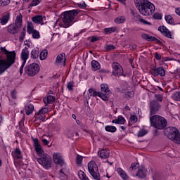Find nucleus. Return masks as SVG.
<instances>
[{
  "label": "nucleus",
  "instance_id": "1",
  "mask_svg": "<svg viewBox=\"0 0 180 180\" xmlns=\"http://www.w3.org/2000/svg\"><path fill=\"white\" fill-rule=\"evenodd\" d=\"M0 53L6 55V59H0V75H2L4 72L11 68L16 60V52L15 51H9L6 50L5 47H0Z\"/></svg>",
  "mask_w": 180,
  "mask_h": 180
},
{
  "label": "nucleus",
  "instance_id": "2",
  "mask_svg": "<svg viewBox=\"0 0 180 180\" xmlns=\"http://www.w3.org/2000/svg\"><path fill=\"white\" fill-rule=\"evenodd\" d=\"M139 11L141 15L143 16H150L155 12V6L153 3L143 0L141 5L139 6Z\"/></svg>",
  "mask_w": 180,
  "mask_h": 180
},
{
  "label": "nucleus",
  "instance_id": "3",
  "mask_svg": "<svg viewBox=\"0 0 180 180\" xmlns=\"http://www.w3.org/2000/svg\"><path fill=\"white\" fill-rule=\"evenodd\" d=\"M165 136L173 141V143H176V144H180V133L179 130L176 127H169L166 128L164 130Z\"/></svg>",
  "mask_w": 180,
  "mask_h": 180
},
{
  "label": "nucleus",
  "instance_id": "4",
  "mask_svg": "<svg viewBox=\"0 0 180 180\" xmlns=\"http://www.w3.org/2000/svg\"><path fill=\"white\" fill-rule=\"evenodd\" d=\"M77 15H78L77 10L68 11L64 13L62 20L65 25V27H70V26L74 25V22H75L74 21V18Z\"/></svg>",
  "mask_w": 180,
  "mask_h": 180
},
{
  "label": "nucleus",
  "instance_id": "5",
  "mask_svg": "<svg viewBox=\"0 0 180 180\" xmlns=\"http://www.w3.org/2000/svg\"><path fill=\"white\" fill-rule=\"evenodd\" d=\"M150 124L158 130H162L167 127V120L160 115H153L150 117Z\"/></svg>",
  "mask_w": 180,
  "mask_h": 180
},
{
  "label": "nucleus",
  "instance_id": "6",
  "mask_svg": "<svg viewBox=\"0 0 180 180\" xmlns=\"http://www.w3.org/2000/svg\"><path fill=\"white\" fill-rule=\"evenodd\" d=\"M88 171L90 175H91L93 179L101 180V174L98 169V165H96L95 162L91 161L88 163Z\"/></svg>",
  "mask_w": 180,
  "mask_h": 180
},
{
  "label": "nucleus",
  "instance_id": "7",
  "mask_svg": "<svg viewBox=\"0 0 180 180\" xmlns=\"http://www.w3.org/2000/svg\"><path fill=\"white\" fill-rule=\"evenodd\" d=\"M39 71L40 66L37 63H31L25 68V72L28 77H34L39 74Z\"/></svg>",
  "mask_w": 180,
  "mask_h": 180
},
{
  "label": "nucleus",
  "instance_id": "8",
  "mask_svg": "<svg viewBox=\"0 0 180 180\" xmlns=\"http://www.w3.org/2000/svg\"><path fill=\"white\" fill-rule=\"evenodd\" d=\"M99 98L104 101L105 102H108L109 101V98H110V95H112V92L109 90V87L106 84H102L101 85V91H98Z\"/></svg>",
  "mask_w": 180,
  "mask_h": 180
},
{
  "label": "nucleus",
  "instance_id": "9",
  "mask_svg": "<svg viewBox=\"0 0 180 180\" xmlns=\"http://www.w3.org/2000/svg\"><path fill=\"white\" fill-rule=\"evenodd\" d=\"M40 165L45 169H50L51 168V158L49 155H44L37 159Z\"/></svg>",
  "mask_w": 180,
  "mask_h": 180
},
{
  "label": "nucleus",
  "instance_id": "10",
  "mask_svg": "<svg viewBox=\"0 0 180 180\" xmlns=\"http://www.w3.org/2000/svg\"><path fill=\"white\" fill-rule=\"evenodd\" d=\"M27 32L32 35V39L36 40H39L41 37L40 32L34 29V25L32 22H27Z\"/></svg>",
  "mask_w": 180,
  "mask_h": 180
},
{
  "label": "nucleus",
  "instance_id": "11",
  "mask_svg": "<svg viewBox=\"0 0 180 180\" xmlns=\"http://www.w3.org/2000/svg\"><path fill=\"white\" fill-rule=\"evenodd\" d=\"M32 141L34 143V147L35 148V151L37 154L40 157H43V155H46V154L44 153V150H43V148L39 143V139L37 138L32 137Z\"/></svg>",
  "mask_w": 180,
  "mask_h": 180
},
{
  "label": "nucleus",
  "instance_id": "12",
  "mask_svg": "<svg viewBox=\"0 0 180 180\" xmlns=\"http://www.w3.org/2000/svg\"><path fill=\"white\" fill-rule=\"evenodd\" d=\"M112 75L115 77H120L123 74V68L118 63H113L112 64Z\"/></svg>",
  "mask_w": 180,
  "mask_h": 180
},
{
  "label": "nucleus",
  "instance_id": "13",
  "mask_svg": "<svg viewBox=\"0 0 180 180\" xmlns=\"http://www.w3.org/2000/svg\"><path fill=\"white\" fill-rule=\"evenodd\" d=\"M150 72L153 77H158V75L165 77V70L162 67L153 68L151 69Z\"/></svg>",
  "mask_w": 180,
  "mask_h": 180
},
{
  "label": "nucleus",
  "instance_id": "14",
  "mask_svg": "<svg viewBox=\"0 0 180 180\" xmlns=\"http://www.w3.org/2000/svg\"><path fill=\"white\" fill-rule=\"evenodd\" d=\"M53 162H55L56 165H60V167L64 166V164H65L64 158H63L61 154L58 153H53Z\"/></svg>",
  "mask_w": 180,
  "mask_h": 180
},
{
  "label": "nucleus",
  "instance_id": "15",
  "mask_svg": "<svg viewBox=\"0 0 180 180\" xmlns=\"http://www.w3.org/2000/svg\"><path fill=\"white\" fill-rule=\"evenodd\" d=\"M150 115H155V113H157L158 110H160V108L161 106L160 105V103L155 101H153L150 102Z\"/></svg>",
  "mask_w": 180,
  "mask_h": 180
},
{
  "label": "nucleus",
  "instance_id": "16",
  "mask_svg": "<svg viewBox=\"0 0 180 180\" xmlns=\"http://www.w3.org/2000/svg\"><path fill=\"white\" fill-rule=\"evenodd\" d=\"M159 32L163 34V36H165L166 37H168L169 39H172V34H171V31L167 29L165 26H160L158 27Z\"/></svg>",
  "mask_w": 180,
  "mask_h": 180
},
{
  "label": "nucleus",
  "instance_id": "17",
  "mask_svg": "<svg viewBox=\"0 0 180 180\" xmlns=\"http://www.w3.org/2000/svg\"><path fill=\"white\" fill-rule=\"evenodd\" d=\"M11 155L13 160H22L23 158V155L22 154V150L19 148H17L12 151Z\"/></svg>",
  "mask_w": 180,
  "mask_h": 180
},
{
  "label": "nucleus",
  "instance_id": "18",
  "mask_svg": "<svg viewBox=\"0 0 180 180\" xmlns=\"http://www.w3.org/2000/svg\"><path fill=\"white\" fill-rule=\"evenodd\" d=\"M15 16L16 18L15 21V25L16 27L20 29V27H22V22L23 21V15H22V13H20V12H18L15 13Z\"/></svg>",
  "mask_w": 180,
  "mask_h": 180
},
{
  "label": "nucleus",
  "instance_id": "19",
  "mask_svg": "<svg viewBox=\"0 0 180 180\" xmlns=\"http://www.w3.org/2000/svg\"><path fill=\"white\" fill-rule=\"evenodd\" d=\"M92 96L93 97H96V96L99 97V91H96L94 89H89L88 90L87 96H85L86 101H89L91 99V98H92Z\"/></svg>",
  "mask_w": 180,
  "mask_h": 180
},
{
  "label": "nucleus",
  "instance_id": "20",
  "mask_svg": "<svg viewBox=\"0 0 180 180\" xmlns=\"http://www.w3.org/2000/svg\"><path fill=\"white\" fill-rule=\"evenodd\" d=\"M110 155V151L108 149H103L100 151H98V156L100 158L105 160V158H109V156Z\"/></svg>",
  "mask_w": 180,
  "mask_h": 180
},
{
  "label": "nucleus",
  "instance_id": "21",
  "mask_svg": "<svg viewBox=\"0 0 180 180\" xmlns=\"http://www.w3.org/2000/svg\"><path fill=\"white\" fill-rule=\"evenodd\" d=\"M142 39H144L145 40H147L148 41H156L157 43H161V41L160 39H157L155 37L150 36L148 34H141Z\"/></svg>",
  "mask_w": 180,
  "mask_h": 180
},
{
  "label": "nucleus",
  "instance_id": "22",
  "mask_svg": "<svg viewBox=\"0 0 180 180\" xmlns=\"http://www.w3.org/2000/svg\"><path fill=\"white\" fill-rule=\"evenodd\" d=\"M28 58H29V49L27 47H25L22 50L21 59L22 60V62L26 63Z\"/></svg>",
  "mask_w": 180,
  "mask_h": 180
},
{
  "label": "nucleus",
  "instance_id": "23",
  "mask_svg": "<svg viewBox=\"0 0 180 180\" xmlns=\"http://www.w3.org/2000/svg\"><path fill=\"white\" fill-rule=\"evenodd\" d=\"M117 172L118 175L122 178L123 180H129V175L123 170V169L119 167L117 169Z\"/></svg>",
  "mask_w": 180,
  "mask_h": 180
},
{
  "label": "nucleus",
  "instance_id": "24",
  "mask_svg": "<svg viewBox=\"0 0 180 180\" xmlns=\"http://www.w3.org/2000/svg\"><path fill=\"white\" fill-rule=\"evenodd\" d=\"M32 22H34V23H36L37 25H41V26L44 25V22H43L42 15H37L32 17Z\"/></svg>",
  "mask_w": 180,
  "mask_h": 180
},
{
  "label": "nucleus",
  "instance_id": "25",
  "mask_svg": "<svg viewBox=\"0 0 180 180\" xmlns=\"http://www.w3.org/2000/svg\"><path fill=\"white\" fill-rule=\"evenodd\" d=\"M9 19H11V14L7 13L4 15H2V17L0 18V25H2L3 26L6 25L8 22H9Z\"/></svg>",
  "mask_w": 180,
  "mask_h": 180
},
{
  "label": "nucleus",
  "instance_id": "26",
  "mask_svg": "<svg viewBox=\"0 0 180 180\" xmlns=\"http://www.w3.org/2000/svg\"><path fill=\"white\" fill-rule=\"evenodd\" d=\"M45 106H47L49 104H51L56 101V97L54 96H48L43 99Z\"/></svg>",
  "mask_w": 180,
  "mask_h": 180
},
{
  "label": "nucleus",
  "instance_id": "27",
  "mask_svg": "<svg viewBox=\"0 0 180 180\" xmlns=\"http://www.w3.org/2000/svg\"><path fill=\"white\" fill-rule=\"evenodd\" d=\"M34 110V105H33L32 104H27L25 105V113L27 116H29V115H32Z\"/></svg>",
  "mask_w": 180,
  "mask_h": 180
},
{
  "label": "nucleus",
  "instance_id": "28",
  "mask_svg": "<svg viewBox=\"0 0 180 180\" xmlns=\"http://www.w3.org/2000/svg\"><path fill=\"white\" fill-rule=\"evenodd\" d=\"M60 63H65V53H60L56 57V64H60Z\"/></svg>",
  "mask_w": 180,
  "mask_h": 180
},
{
  "label": "nucleus",
  "instance_id": "29",
  "mask_svg": "<svg viewBox=\"0 0 180 180\" xmlns=\"http://www.w3.org/2000/svg\"><path fill=\"white\" fill-rule=\"evenodd\" d=\"M91 70L92 71H98V70H101V63L96 60H92Z\"/></svg>",
  "mask_w": 180,
  "mask_h": 180
},
{
  "label": "nucleus",
  "instance_id": "30",
  "mask_svg": "<svg viewBox=\"0 0 180 180\" xmlns=\"http://www.w3.org/2000/svg\"><path fill=\"white\" fill-rule=\"evenodd\" d=\"M136 22L139 21L141 23H143V25H148L149 26H151V22L143 19V17H141L139 14L136 15Z\"/></svg>",
  "mask_w": 180,
  "mask_h": 180
},
{
  "label": "nucleus",
  "instance_id": "31",
  "mask_svg": "<svg viewBox=\"0 0 180 180\" xmlns=\"http://www.w3.org/2000/svg\"><path fill=\"white\" fill-rule=\"evenodd\" d=\"M18 27H16V25H10L8 27V33H11L12 34H15V33H18Z\"/></svg>",
  "mask_w": 180,
  "mask_h": 180
},
{
  "label": "nucleus",
  "instance_id": "32",
  "mask_svg": "<svg viewBox=\"0 0 180 180\" xmlns=\"http://www.w3.org/2000/svg\"><path fill=\"white\" fill-rule=\"evenodd\" d=\"M47 56H49V51H47V49H44L40 52L39 59L43 61V60L47 58Z\"/></svg>",
  "mask_w": 180,
  "mask_h": 180
},
{
  "label": "nucleus",
  "instance_id": "33",
  "mask_svg": "<svg viewBox=\"0 0 180 180\" xmlns=\"http://www.w3.org/2000/svg\"><path fill=\"white\" fill-rule=\"evenodd\" d=\"M105 131H108V133H116L117 129L115 126L107 125L105 127Z\"/></svg>",
  "mask_w": 180,
  "mask_h": 180
},
{
  "label": "nucleus",
  "instance_id": "34",
  "mask_svg": "<svg viewBox=\"0 0 180 180\" xmlns=\"http://www.w3.org/2000/svg\"><path fill=\"white\" fill-rule=\"evenodd\" d=\"M146 169H139L136 173V176H139V178H146Z\"/></svg>",
  "mask_w": 180,
  "mask_h": 180
},
{
  "label": "nucleus",
  "instance_id": "35",
  "mask_svg": "<svg viewBox=\"0 0 180 180\" xmlns=\"http://www.w3.org/2000/svg\"><path fill=\"white\" fill-rule=\"evenodd\" d=\"M165 19L169 25H175V22L174 21V18L171 15H167L165 16Z\"/></svg>",
  "mask_w": 180,
  "mask_h": 180
},
{
  "label": "nucleus",
  "instance_id": "36",
  "mask_svg": "<svg viewBox=\"0 0 180 180\" xmlns=\"http://www.w3.org/2000/svg\"><path fill=\"white\" fill-rule=\"evenodd\" d=\"M114 22L118 25H120V23H124V22H126V18L124 16H119L115 19Z\"/></svg>",
  "mask_w": 180,
  "mask_h": 180
},
{
  "label": "nucleus",
  "instance_id": "37",
  "mask_svg": "<svg viewBox=\"0 0 180 180\" xmlns=\"http://www.w3.org/2000/svg\"><path fill=\"white\" fill-rule=\"evenodd\" d=\"M31 58H33L34 60L39 58V50L33 49L31 51Z\"/></svg>",
  "mask_w": 180,
  "mask_h": 180
},
{
  "label": "nucleus",
  "instance_id": "38",
  "mask_svg": "<svg viewBox=\"0 0 180 180\" xmlns=\"http://www.w3.org/2000/svg\"><path fill=\"white\" fill-rule=\"evenodd\" d=\"M77 175H78L79 179H81V180H85L88 178V176H86V174H85V172H84V171H82V170H79L77 173Z\"/></svg>",
  "mask_w": 180,
  "mask_h": 180
},
{
  "label": "nucleus",
  "instance_id": "39",
  "mask_svg": "<svg viewBox=\"0 0 180 180\" xmlns=\"http://www.w3.org/2000/svg\"><path fill=\"white\" fill-rule=\"evenodd\" d=\"M67 172L65 171V169H62L59 172V177L60 179H65L67 178Z\"/></svg>",
  "mask_w": 180,
  "mask_h": 180
},
{
  "label": "nucleus",
  "instance_id": "40",
  "mask_svg": "<svg viewBox=\"0 0 180 180\" xmlns=\"http://www.w3.org/2000/svg\"><path fill=\"white\" fill-rule=\"evenodd\" d=\"M47 112H49V108H43L41 110H39L37 113H35V115L40 116V115H46Z\"/></svg>",
  "mask_w": 180,
  "mask_h": 180
},
{
  "label": "nucleus",
  "instance_id": "41",
  "mask_svg": "<svg viewBox=\"0 0 180 180\" xmlns=\"http://www.w3.org/2000/svg\"><path fill=\"white\" fill-rule=\"evenodd\" d=\"M116 32V27H108L104 29L105 34H110V33H115Z\"/></svg>",
  "mask_w": 180,
  "mask_h": 180
},
{
  "label": "nucleus",
  "instance_id": "42",
  "mask_svg": "<svg viewBox=\"0 0 180 180\" xmlns=\"http://www.w3.org/2000/svg\"><path fill=\"white\" fill-rule=\"evenodd\" d=\"M172 98L174 101L180 102V91H176L172 95Z\"/></svg>",
  "mask_w": 180,
  "mask_h": 180
},
{
  "label": "nucleus",
  "instance_id": "43",
  "mask_svg": "<svg viewBox=\"0 0 180 180\" xmlns=\"http://www.w3.org/2000/svg\"><path fill=\"white\" fill-rule=\"evenodd\" d=\"M42 0H32L31 4L29 5L28 8L29 9H31V8H33V6H37L40 2H41Z\"/></svg>",
  "mask_w": 180,
  "mask_h": 180
},
{
  "label": "nucleus",
  "instance_id": "44",
  "mask_svg": "<svg viewBox=\"0 0 180 180\" xmlns=\"http://www.w3.org/2000/svg\"><path fill=\"white\" fill-rule=\"evenodd\" d=\"M147 133H148V131H147L146 129H142L138 131L137 136H138V137H144V136H146V134H147Z\"/></svg>",
  "mask_w": 180,
  "mask_h": 180
},
{
  "label": "nucleus",
  "instance_id": "45",
  "mask_svg": "<svg viewBox=\"0 0 180 180\" xmlns=\"http://www.w3.org/2000/svg\"><path fill=\"white\" fill-rule=\"evenodd\" d=\"M134 96V91H127L125 94V98H127V99H131V98H133Z\"/></svg>",
  "mask_w": 180,
  "mask_h": 180
},
{
  "label": "nucleus",
  "instance_id": "46",
  "mask_svg": "<svg viewBox=\"0 0 180 180\" xmlns=\"http://www.w3.org/2000/svg\"><path fill=\"white\" fill-rule=\"evenodd\" d=\"M11 4V0H0V6H8Z\"/></svg>",
  "mask_w": 180,
  "mask_h": 180
},
{
  "label": "nucleus",
  "instance_id": "47",
  "mask_svg": "<svg viewBox=\"0 0 180 180\" xmlns=\"http://www.w3.org/2000/svg\"><path fill=\"white\" fill-rule=\"evenodd\" d=\"M117 124H124L126 120H124V117L123 116H119L117 119Z\"/></svg>",
  "mask_w": 180,
  "mask_h": 180
},
{
  "label": "nucleus",
  "instance_id": "48",
  "mask_svg": "<svg viewBox=\"0 0 180 180\" xmlns=\"http://www.w3.org/2000/svg\"><path fill=\"white\" fill-rule=\"evenodd\" d=\"M153 19H158V20H161L162 19V14L160 13H155L153 15Z\"/></svg>",
  "mask_w": 180,
  "mask_h": 180
},
{
  "label": "nucleus",
  "instance_id": "49",
  "mask_svg": "<svg viewBox=\"0 0 180 180\" xmlns=\"http://www.w3.org/2000/svg\"><path fill=\"white\" fill-rule=\"evenodd\" d=\"M67 88L68 91H73L74 89V82H68L67 84Z\"/></svg>",
  "mask_w": 180,
  "mask_h": 180
},
{
  "label": "nucleus",
  "instance_id": "50",
  "mask_svg": "<svg viewBox=\"0 0 180 180\" xmlns=\"http://www.w3.org/2000/svg\"><path fill=\"white\" fill-rule=\"evenodd\" d=\"M26 36V30L24 28L23 30L21 32L20 36V41H22L23 39H25Z\"/></svg>",
  "mask_w": 180,
  "mask_h": 180
},
{
  "label": "nucleus",
  "instance_id": "51",
  "mask_svg": "<svg viewBox=\"0 0 180 180\" xmlns=\"http://www.w3.org/2000/svg\"><path fill=\"white\" fill-rule=\"evenodd\" d=\"M115 49H116V47L112 44H109L105 46L106 51H110L111 50H115Z\"/></svg>",
  "mask_w": 180,
  "mask_h": 180
},
{
  "label": "nucleus",
  "instance_id": "52",
  "mask_svg": "<svg viewBox=\"0 0 180 180\" xmlns=\"http://www.w3.org/2000/svg\"><path fill=\"white\" fill-rule=\"evenodd\" d=\"M155 98L157 101V102H162V96H161V94H155Z\"/></svg>",
  "mask_w": 180,
  "mask_h": 180
},
{
  "label": "nucleus",
  "instance_id": "53",
  "mask_svg": "<svg viewBox=\"0 0 180 180\" xmlns=\"http://www.w3.org/2000/svg\"><path fill=\"white\" fill-rule=\"evenodd\" d=\"M77 164H82V156L78 155L76 158Z\"/></svg>",
  "mask_w": 180,
  "mask_h": 180
},
{
  "label": "nucleus",
  "instance_id": "54",
  "mask_svg": "<svg viewBox=\"0 0 180 180\" xmlns=\"http://www.w3.org/2000/svg\"><path fill=\"white\" fill-rule=\"evenodd\" d=\"M77 6L79 8H81L82 9H84V8H86V4H85V1H83L82 4L78 3Z\"/></svg>",
  "mask_w": 180,
  "mask_h": 180
},
{
  "label": "nucleus",
  "instance_id": "55",
  "mask_svg": "<svg viewBox=\"0 0 180 180\" xmlns=\"http://www.w3.org/2000/svg\"><path fill=\"white\" fill-rule=\"evenodd\" d=\"M54 131L60 133L61 131V127L60 125H56L53 128Z\"/></svg>",
  "mask_w": 180,
  "mask_h": 180
},
{
  "label": "nucleus",
  "instance_id": "56",
  "mask_svg": "<svg viewBox=\"0 0 180 180\" xmlns=\"http://www.w3.org/2000/svg\"><path fill=\"white\" fill-rule=\"evenodd\" d=\"M130 120L133 123H136V122H137L138 119H137V117L136 115H131V117H130Z\"/></svg>",
  "mask_w": 180,
  "mask_h": 180
},
{
  "label": "nucleus",
  "instance_id": "57",
  "mask_svg": "<svg viewBox=\"0 0 180 180\" xmlns=\"http://www.w3.org/2000/svg\"><path fill=\"white\" fill-rule=\"evenodd\" d=\"M44 146H49V144H50V139L47 140L46 139H44L41 140Z\"/></svg>",
  "mask_w": 180,
  "mask_h": 180
},
{
  "label": "nucleus",
  "instance_id": "58",
  "mask_svg": "<svg viewBox=\"0 0 180 180\" xmlns=\"http://www.w3.org/2000/svg\"><path fill=\"white\" fill-rule=\"evenodd\" d=\"M137 167H139V163H132L131 165V168L133 171H134V169H136Z\"/></svg>",
  "mask_w": 180,
  "mask_h": 180
},
{
  "label": "nucleus",
  "instance_id": "59",
  "mask_svg": "<svg viewBox=\"0 0 180 180\" xmlns=\"http://www.w3.org/2000/svg\"><path fill=\"white\" fill-rule=\"evenodd\" d=\"M98 40H99V37H91V39L90 40V41L91 43H95V41H98Z\"/></svg>",
  "mask_w": 180,
  "mask_h": 180
},
{
  "label": "nucleus",
  "instance_id": "60",
  "mask_svg": "<svg viewBox=\"0 0 180 180\" xmlns=\"http://www.w3.org/2000/svg\"><path fill=\"white\" fill-rule=\"evenodd\" d=\"M11 96L13 99L16 100V92L15 91H12L11 92Z\"/></svg>",
  "mask_w": 180,
  "mask_h": 180
},
{
  "label": "nucleus",
  "instance_id": "61",
  "mask_svg": "<svg viewBox=\"0 0 180 180\" xmlns=\"http://www.w3.org/2000/svg\"><path fill=\"white\" fill-rule=\"evenodd\" d=\"M155 57L156 60H161V54H160V53H155Z\"/></svg>",
  "mask_w": 180,
  "mask_h": 180
},
{
  "label": "nucleus",
  "instance_id": "62",
  "mask_svg": "<svg viewBox=\"0 0 180 180\" xmlns=\"http://www.w3.org/2000/svg\"><path fill=\"white\" fill-rule=\"evenodd\" d=\"M35 116H37L38 117H37V119H39V120H41L42 122H44V117H43V115H36Z\"/></svg>",
  "mask_w": 180,
  "mask_h": 180
},
{
  "label": "nucleus",
  "instance_id": "63",
  "mask_svg": "<svg viewBox=\"0 0 180 180\" xmlns=\"http://www.w3.org/2000/svg\"><path fill=\"white\" fill-rule=\"evenodd\" d=\"M153 178V180H161L158 174H155Z\"/></svg>",
  "mask_w": 180,
  "mask_h": 180
},
{
  "label": "nucleus",
  "instance_id": "64",
  "mask_svg": "<svg viewBox=\"0 0 180 180\" xmlns=\"http://www.w3.org/2000/svg\"><path fill=\"white\" fill-rule=\"evenodd\" d=\"M175 12L176 13V15H178L179 16H180V8H176L175 9Z\"/></svg>",
  "mask_w": 180,
  "mask_h": 180
}]
</instances>
